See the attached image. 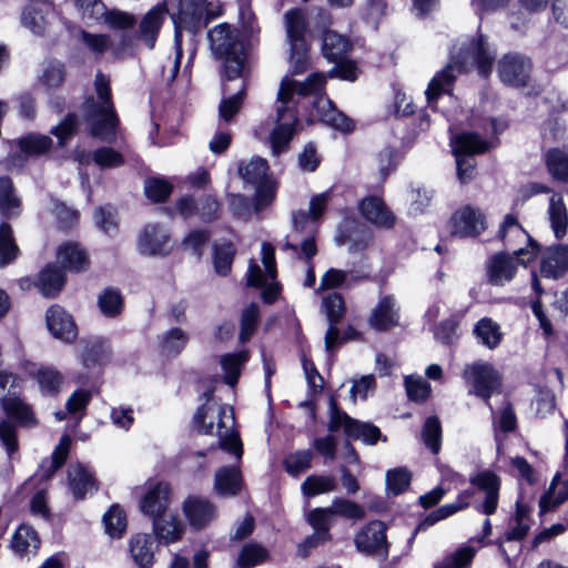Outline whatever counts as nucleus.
I'll return each instance as SVG.
<instances>
[{
	"instance_id": "nucleus-14",
	"label": "nucleus",
	"mask_w": 568,
	"mask_h": 568,
	"mask_svg": "<svg viewBox=\"0 0 568 568\" xmlns=\"http://www.w3.org/2000/svg\"><path fill=\"white\" fill-rule=\"evenodd\" d=\"M469 483L485 495L484 501L476 509L487 516L495 514L499 500V476L490 469H484L471 475Z\"/></svg>"
},
{
	"instance_id": "nucleus-43",
	"label": "nucleus",
	"mask_w": 568,
	"mask_h": 568,
	"mask_svg": "<svg viewBox=\"0 0 568 568\" xmlns=\"http://www.w3.org/2000/svg\"><path fill=\"white\" fill-rule=\"evenodd\" d=\"M478 547L462 545L453 554L446 556L434 568H464L474 559L476 552L481 548V539L477 540Z\"/></svg>"
},
{
	"instance_id": "nucleus-18",
	"label": "nucleus",
	"mask_w": 568,
	"mask_h": 568,
	"mask_svg": "<svg viewBox=\"0 0 568 568\" xmlns=\"http://www.w3.org/2000/svg\"><path fill=\"white\" fill-rule=\"evenodd\" d=\"M47 326L50 333L63 342L71 343L78 336L73 317L61 306L53 305L47 311Z\"/></svg>"
},
{
	"instance_id": "nucleus-10",
	"label": "nucleus",
	"mask_w": 568,
	"mask_h": 568,
	"mask_svg": "<svg viewBox=\"0 0 568 568\" xmlns=\"http://www.w3.org/2000/svg\"><path fill=\"white\" fill-rule=\"evenodd\" d=\"M452 146L456 156L458 179L466 183L475 175V161L471 156L484 153L488 149V143L477 133L465 132L452 139Z\"/></svg>"
},
{
	"instance_id": "nucleus-15",
	"label": "nucleus",
	"mask_w": 568,
	"mask_h": 568,
	"mask_svg": "<svg viewBox=\"0 0 568 568\" xmlns=\"http://www.w3.org/2000/svg\"><path fill=\"white\" fill-rule=\"evenodd\" d=\"M452 234L459 237L477 236L486 230L484 214L473 206H465L452 216Z\"/></svg>"
},
{
	"instance_id": "nucleus-30",
	"label": "nucleus",
	"mask_w": 568,
	"mask_h": 568,
	"mask_svg": "<svg viewBox=\"0 0 568 568\" xmlns=\"http://www.w3.org/2000/svg\"><path fill=\"white\" fill-rule=\"evenodd\" d=\"M473 334L477 342L488 349L497 348L504 336L500 325L490 317L480 318L475 324Z\"/></svg>"
},
{
	"instance_id": "nucleus-25",
	"label": "nucleus",
	"mask_w": 568,
	"mask_h": 568,
	"mask_svg": "<svg viewBox=\"0 0 568 568\" xmlns=\"http://www.w3.org/2000/svg\"><path fill=\"white\" fill-rule=\"evenodd\" d=\"M152 521L154 536L160 542L174 544L181 539L184 532L183 523L170 510L154 517Z\"/></svg>"
},
{
	"instance_id": "nucleus-42",
	"label": "nucleus",
	"mask_w": 568,
	"mask_h": 568,
	"mask_svg": "<svg viewBox=\"0 0 568 568\" xmlns=\"http://www.w3.org/2000/svg\"><path fill=\"white\" fill-rule=\"evenodd\" d=\"M98 307L103 316L108 318L118 317L124 307L120 291L113 287L103 290L98 296Z\"/></svg>"
},
{
	"instance_id": "nucleus-55",
	"label": "nucleus",
	"mask_w": 568,
	"mask_h": 568,
	"mask_svg": "<svg viewBox=\"0 0 568 568\" xmlns=\"http://www.w3.org/2000/svg\"><path fill=\"white\" fill-rule=\"evenodd\" d=\"M422 437L424 444L433 454L439 453L442 442V426L437 417H428L425 420Z\"/></svg>"
},
{
	"instance_id": "nucleus-36",
	"label": "nucleus",
	"mask_w": 568,
	"mask_h": 568,
	"mask_svg": "<svg viewBox=\"0 0 568 568\" xmlns=\"http://www.w3.org/2000/svg\"><path fill=\"white\" fill-rule=\"evenodd\" d=\"M473 497V491L464 490L457 497L454 503L446 504L438 509L432 511L418 526V529L423 527H430L436 523L454 515L455 513L463 510L468 507L469 500Z\"/></svg>"
},
{
	"instance_id": "nucleus-6",
	"label": "nucleus",
	"mask_w": 568,
	"mask_h": 568,
	"mask_svg": "<svg viewBox=\"0 0 568 568\" xmlns=\"http://www.w3.org/2000/svg\"><path fill=\"white\" fill-rule=\"evenodd\" d=\"M1 407L9 419L0 420V442L9 457L18 449L16 426L31 428L38 424L32 407L17 392H7L1 399Z\"/></svg>"
},
{
	"instance_id": "nucleus-58",
	"label": "nucleus",
	"mask_w": 568,
	"mask_h": 568,
	"mask_svg": "<svg viewBox=\"0 0 568 568\" xmlns=\"http://www.w3.org/2000/svg\"><path fill=\"white\" fill-rule=\"evenodd\" d=\"M410 483V473L403 467L390 469L386 473V488L390 495H399L405 491Z\"/></svg>"
},
{
	"instance_id": "nucleus-50",
	"label": "nucleus",
	"mask_w": 568,
	"mask_h": 568,
	"mask_svg": "<svg viewBox=\"0 0 568 568\" xmlns=\"http://www.w3.org/2000/svg\"><path fill=\"white\" fill-rule=\"evenodd\" d=\"M235 253V247L231 242L214 245L213 263L219 275L225 276L230 273Z\"/></svg>"
},
{
	"instance_id": "nucleus-59",
	"label": "nucleus",
	"mask_w": 568,
	"mask_h": 568,
	"mask_svg": "<svg viewBox=\"0 0 568 568\" xmlns=\"http://www.w3.org/2000/svg\"><path fill=\"white\" fill-rule=\"evenodd\" d=\"M172 185L161 178H146L144 181V193L153 202H162L169 197Z\"/></svg>"
},
{
	"instance_id": "nucleus-48",
	"label": "nucleus",
	"mask_w": 568,
	"mask_h": 568,
	"mask_svg": "<svg viewBox=\"0 0 568 568\" xmlns=\"http://www.w3.org/2000/svg\"><path fill=\"white\" fill-rule=\"evenodd\" d=\"M105 532L112 538L122 537L126 529V516L119 505H112L103 515Z\"/></svg>"
},
{
	"instance_id": "nucleus-57",
	"label": "nucleus",
	"mask_w": 568,
	"mask_h": 568,
	"mask_svg": "<svg viewBox=\"0 0 568 568\" xmlns=\"http://www.w3.org/2000/svg\"><path fill=\"white\" fill-rule=\"evenodd\" d=\"M322 307L327 316L328 323H338L345 314V302L339 293H331L323 297Z\"/></svg>"
},
{
	"instance_id": "nucleus-53",
	"label": "nucleus",
	"mask_w": 568,
	"mask_h": 568,
	"mask_svg": "<svg viewBox=\"0 0 568 568\" xmlns=\"http://www.w3.org/2000/svg\"><path fill=\"white\" fill-rule=\"evenodd\" d=\"M64 79V65L59 61L52 60L45 64L39 81L47 90H54L62 85Z\"/></svg>"
},
{
	"instance_id": "nucleus-60",
	"label": "nucleus",
	"mask_w": 568,
	"mask_h": 568,
	"mask_svg": "<svg viewBox=\"0 0 568 568\" xmlns=\"http://www.w3.org/2000/svg\"><path fill=\"white\" fill-rule=\"evenodd\" d=\"M187 335L181 328L170 329L162 338L161 349L166 355H178L186 345Z\"/></svg>"
},
{
	"instance_id": "nucleus-63",
	"label": "nucleus",
	"mask_w": 568,
	"mask_h": 568,
	"mask_svg": "<svg viewBox=\"0 0 568 568\" xmlns=\"http://www.w3.org/2000/svg\"><path fill=\"white\" fill-rule=\"evenodd\" d=\"M267 557V551L260 545H246L237 559V568H251Z\"/></svg>"
},
{
	"instance_id": "nucleus-8",
	"label": "nucleus",
	"mask_w": 568,
	"mask_h": 568,
	"mask_svg": "<svg viewBox=\"0 0 568 568\" xmlns=\"http://www.w3.org/2000/svg\"><path fill=\"white\" fill-rule=\"evenodd\" d=\"M463 378L470 386L469 394L483 399L493 410L490 398L503 389L501 375L494 365L485 361L467 364L463 371Z\"/></svg>"
},
{
	"instance_id": "nucleus-11",
	"label": "nucleus",
	"mask_w": 568,
	"mask_h": 568,
	"mask_svg": "<svg viewBox=\"0 0 568 568\" xmlns=\"http://www.w3.org/2000/svg\"><path fill=\"white\" fill-rule=\"evenodd\" d=\"M339 428H343L348 437L361 439L368 445H374L381 437L378 427L352 418L346 413L339 410L336 400L331 398L328 430L336 432Z\"/></svg>"
},
{
	"instance_id": "nucleus-61",
	"label": "nucleus",
	"mask_w": 568,
	"mask_h": 568,
	"mask_svg": "<svg viewBox=\"0 0 568 568\" xmlns=\"http://www.w3.org/2000/svg\"><path fill=\"white\" fill-rule=\"evenodd\" d=\"M329 507L333 516H341L347 519H362L365 516L364 508L348 499L335 498Z\"/></svg>"
},
{
	"instance_id": "nucleus-38",
	"label": "nucleus",
	"mask_w": 568,
	"mask_h": 568,
	"mask_svg": "<svg viewBox=\"0 0 568 568\" xmlns=\"http://www.w3.org/2000/svg\"><path fill=\"white\" fill-rule=\"evenodd\" d=\"M351 48L347 38L334 31H325L323 34L322 51L323 55L332 62L343 60Z\"/></svg>"
},
{
	"instance_id": "nucleus-49",
	"label": "nucleus",
	"mask_w": 568,
	"mask_h": 568,
	"mask_svg": "<svg viewBox=\"0 0 568 568\" xmlns=\"http://www.w3.org/2000/svg\"><path fill=\"white\" fill-rule=\"evenodd\" d=\"M247 361L244 352L226 354L221 357V366L224 371V382L233 387L241 374V366Z\"/></svg>"
},
{
	"instance_id": "nucleus-5",
	"label": "nucleus",
	"mask_w": 568,
	"mask_h": 568,
	"mask_svg": "<svg viewBox=\"0 0 568 568\" xmlns=\"http://www.w3.org/2000/svg\"><path fill=\"white\" fill-rule=\"evenodd\" d=\"M97 99L90 97L83 103V113L92 136L103 142L116 140L119 118L112 101L110 80L103 73L95 75Z\"/></svg>"
},
{
	"instance_id": "nucleus-40",
	"label": "nucleus",
	"mask_w": 568,
	"mask_h": 568,
	"mask_svg": "<svg viewBox=\"0 0 568 568\" xmlns=\"http://www.w3.org/2000/svg\"><path fill=\"white\" fill-rule=\"evenodd\" d=\"M171 251L168 232L161 226H151L144 232V253L165 255Z\"/></svg>"
},
{
	"instance_id": "nucleus-4",
	"label": "nucleus",
	"mask_w": 568,
	"mask_h": 568,
	"mask_svg": "<svg viewBox=\"0 0 568 568\" xmlns=\"http://www.w3.org/2000/svg\"><path fill=\"white\" fill-rule=\"evenodd\" d=\"M204 0H184L181 2L180 11L173 16L175 28L174 47L175 55L162 53L155 61L156 72L161 75L162 81L170 85L176 78L180 70L182 51V31L186 30L195 36L205 27L203 20Z\"/></svg>"
},
{
	"instance_id": "nucleus-44",
	"label": "nucleus",
	"mask_w": 568,
	"mask_h": 568,
	"mask_svg": "<svg viewBox=\"0 0 568 568\" xmlns=\"http://www.w3.org/2000/svg\"><path fill=\"white\" fill-rule=\"evenodd\" d=\"M337 481L331 475H311L307 476L301 485V490L306 497H314L322 494L334 491Z\"/></svg>"
},
{
	"instance_id": "nucleus-12",
	"label": "nucleus",
	"mask_w": 568,
	"mask_h": 568,
	"mask_svg": "<svg viewBox=\"0 0 568 568\" xmlns=\"http://www.w3.org/2000/svg\"><path fill=\"white\" fill-rule=\"evenodd\" d=\"M354 544L356 549L366 556L386 559L389 550L386 525L381 520L368 523L355 535Z\"/></svg>"
},
{
	"instance_id": "nucleus-23",
	"label": "nucleus",
	"mask_w": 568,
	"mask_h": 568,
	"mask_svg": "<svg viewBox=\"0 0 568 568\" xmlns=\"http://www.w3.org/2000/svg\"><path fill=\"white\" fill-rule=\"evenodd\" d=\"M568 271V245L557 244L545 250L540 272L545 277L559 278Z\"/></svg>"
},
{
	"instance_id": "nucleus-62",
	"label": "nucleus",
	"mask_w": 568,
	"mask_h": 568,
	"mask_svg": "<svg viewBox=\"0 0 568 568\" xmlns=\"http://www.w3.org/2000/svg\"><path fill=\"white\" fill-rule=\"evenodd\" d=\"M245 92V84L242 81L240 89L236 93L230 98L223 99L219 106L220 118L227 122L230 121L240 110Z\"/></svg>"
},
{
	"instance_id": "nucleus-45",
	"label": "nucleus",
	"mask_w": 568,
	"mask_h": 568,
	"mask_svg": "<svg viewBox=\"0 0 568 568\" xmlns=\"http://www.w3.org/2000/svg\"><path fill=\"white\" fill-rule=\"evenodd\" d=\"M19 247L14 242L13 231L9 223H0V267L16 260Z\"/></svg>"
},
{
	"instance_id": "nucleus-52",
	"label": "nucleus",
	"mask_w": 568,
	"mask_h": 568,
	"mask_svg": "<svg viewBox=\"0 0 568 568\" xmlns=\"http://www.w3.org/2000/svg\"><path fill=\"white\" fill-rule=\"evenodd\" d=\"M101 20L111 29L129 30L136 26L138 19L135 16L121 11L118 9L108 10L101 16Z\"/></svg>"
},
{
	"instance_id": "nucleus-37",
	"label": "nucleus",
	"mask_w": 568,
	"mask_h": 568,
	"mask_svg": "<svg viewBox=\"0 0 568 568\" xmlns=\"http://www.w3.org/2000/svg\"><path fill=\"white\" fill-rule=\"evenodd\" d=\"M58 261L63 268L81 272L88 266L85 252L74 243H64L58 250Z\"/></svg>"
},
{
	"instance_id": "nucleus-51",
	"label": "nucleus",
	"mask_w": 568,
	"mask_h": 568,
	"mask_svg": "<svg viewBox=\"0 0 568 568\" xmlns=\"http://www.w3.org/2000/svg\"><path fill=\"white\" fill-rule=\"evenodd\" d=\"M313 453L310 449L296 450L284 458V468L291 476H298L311 468Z\"/></svg>"
},
{
	"instance_id": "nucleus-19",
	"label": "nucleus",
	"mask_w": 568,
	"mask_h": 568,
	"mask_svg": "<svg viewBox=\"0 0 568 568\" xmlns=\"http://www.w3.org/2000/svg\"><path fill=\"white\" fill-rule=\"evenodd\" d=\"M83 348L80 354L84 368L92 373H100L111 357V349L108 342L101 337H93L82 341Z\"/></svg>"
},
{
	"instance_id": "nucleus-35",
	"label": "nucleus",
	"mask_w": 568,
	"mask_h": 568,
	"mask_svg": "<svg viewBox=\"0 0 568 568\" xmlns=\"http://www.w3.org/2000/svg\"><path fill=\"white\" fill-rule=\"evenodd\" d=\"M239 175L248 184L257 185L263 181L270 179L268 176V163L261 156H253L250 161H241L239 163Z\"/></svg>"
},
{
	"instance_id": "nucleus-27",
	"label": "nucleus",
	"mask_w": 568,
	"mask_h": 568,
	"mask_svg": "<svg viewBox=\"0 0 568 568\" xmlns=\"http://www.w3.org/2000/svg\"><path fill=\"white\" fill-rule=\"evenodd\" d=\"M207 39L211 51L216 58L233 53L237 42L236 34L229 23L215 26L207 32Z\"/></svg>"
},
{
	"instance_id": "nucleus-56",
	"label": "nucleus",
	"mask_w": 568,
	"mask_h": 568,
	"mask_svg": "<svg viewBox=\"0 0 568 568\" xmlns=\"http://www.w3.org/2000/svg\"><path fill=\"white\" fill-rule=\"evenodd\" d=\"M547 166L551 175L564 182H568V155L558 149L548 151Z\"/></svg>"
},
{
	"instance_id": "nucleus-2",
	"label": "nucleus",
	"mask_w": 568,
	"mask_h": 568,
	"mask_svg": "<svg viewBox=\"0 0 568 568\" xmlns=\"http://www.w3.org/2000/svg\"><path fill=\"white\" fill-rule=\"evenodd\" d=\"M206 402L194 414V427L200 434L214 435L217 446L223 452L233 454L236 460L243 455V446L235 432V417L231 406L212 396V390L203 393Z\"/></svg>"
},
{
	"instance_id": "nucleus-31",
	"label": "nucleus",
	"mask_w": 568,
	"mask_h": 568,
	"mask_svg": "<svg viewBox=\"0 0 568 568\" xmlns=\"http://www.w3.org/2000/svg\"><path fill=\"white\" fill-rule=\"evenodd\" d=\"M65 282L64 272L54 264H48L38 276L37 287L47 297H54Z\"/></svg>"
},
{
	"instance_id": "nucleus-33",
	"label": "nucleus",
	"mask_w": 568,
	"mask_h": 568,
	"mask_svg": "<svg viewBox=\"0 0 568 568\" xmlns=\"http://www.w3.org/2000/svg\"><path fill=\"white\" fill-rule=\"evenodd\" d=\"M285 41L287 44L306 42V18L301 9H292L284 14Z\"/></svg>"
},
{
	"instance_id": "nucleus-3",
	"label": "nucleus",
	"mask_w": 568,
	"mask_h": 568,
	"mask_svg": "<svg viewBox=\"0 0 568 568\" xmlns=\"http://www.w3.org/2000/svg\"><path fill=\"white\" fill-rule=\"evenodd\" d=\"M495 52L480 36L476 41H471L466 48L453 53L452 62L438 72L429 82L425 92L429 105L442 95L449 94L455 81V70L466 72L470 67L476 65L483 77L491 72V65Z\"/></svg>"
},
{
	"instance_id": "nucleus-29",
	"label": "nucleus",
	"mask_w": 568,
	"mask_h": 568,
	"mask_svg": "<svg viewBox=\"0 0 568 568\" xmlns=\"http://www.w3.org/2000/svg\"><path fill=\"white\" fill-rule=\"evenodd\" d=\"M547 214L555 237L564 239L568 231V212L561 195L554 193L550 196Z\"/></svg>"
},
{
	"instance_id": "nucleus-17",
	"label": "nucleus",
	"mask_w": 568,
	"mask_h": 568,
	"mask_svg": "<svg viewBox=\"0 0 568 568\" xmlns=\"http://www.w3.org/2000/svg\"><path fill=\"white\" fill-rule=\"evenodd\" d=\"M53 17V6L49 0H31L21 14L23 27L37 36L44 34L50 18Z\"/></svg>"
},
{
	"instance_id": "nucleus-1",
	"label": "nucleus",
	"mask_w": 568,
	"mask_h": 568,
	"mask_svg": "<svg viewBox=\"0 0 568 568\" xmlns=\"http://www.w3.org/2000/svg\"><path fill=\"white\" fill-rule=\"evenodd\" d=\"M287 45L290 67L278 88L276 125L270 135L272 154L274 156H280L288 150L290 142L296 132L297 111L295 95H314L313 106L320 121L344 133L353 130V121L336 110L331 100L323 94L326 83L324 73H311L303 82L293 79L294 75L306 72L311 67L307 42Z\"/></svg>"
},
{
	"instance_id": "nucleus-54",
	"label": "nucleus",
	"mask_w": 568,
	"mask_h": 568,
	"mask_svg": "<svg viewBox=\"0 0 568 568\" xmlns=\"http://www.w3.org/2000/svg\"><path fill=\"white\" fill-rule=\"evenodd\" d=\"M490 412L495 430L511 433L516 429L517 416L509 402H505L498 413H496L494 408Z\"/></svg>"
},
{
	"instance_id": "nucleus-7",
	"label": "nucleus",
	"mask_w": 568,
	"mask_h": 568,
	"mask_svg": "<svg viewBox=\"0 0 568 568\" xmlns=\"http://www.w3.org/2000/svg\"><path fill=\"white\" fill-rule=\"evenodd\" d=\"M497 237L508 248H514L520 265L527 266L538 256L540 248L538 243L526 232L518 219L513 214H507L497 233Z\"/></svg>"
},
{
	"instance_id": "nucleus-9",
	"label": "nucleus",
	"mask_w": 568,
	"mask_h": 568,
	"mask_svg": "<svg viewBox=\"0 0 568 568\" xmlns=\"http://www.w3.org/2000/svg\"><path fill=\"white\" fill-rule=\"evenodd\" d=\"M262 263L265 273L262 272L258 264L251 260L247 271V285L262 287V298L265 303H273L280 294V285L275 282L276 266L274 247L268 243L262 244Z\"/></svg>"
},
{
	"instance_id": "nucleus-64",
	"label": "nucleus",
	"mask_w": 568,
	"mask_h": 568,
	"mask_svg": "<svg viewBox=\"0 0 568 568\" xmlns=\"http://www.w3.org/2000/svg\"><path fill=\"white\" fill-rule=\"evenodd\" d=\"M93 162L101 169L118 168L123 164V156L112 148H100L92 153Z\"/></svg>"
},
{
	"instance_id": "nucleus-46",
	"label": "nucleus",
	"mask_w": 568,
	"mask_h": 568,
	"mask_svg": "<svg viewBox=\"0 0 568 568\" xmlns=\"http://www.w3.org/2000/svg\"><path fill=\"white\" fill-rule=\"evenodd\" d=\"M40 546V539L33 528L21 525L13 535L11 547L14 552L23 555L32 548L34 551Z\"/></svg>"
},
{
	"instance_id": "nucleus-20",
	"label": "nucleus",
	"mask_w": 568,
	"mask_h": 568,
	"mask_svg": "<svg viewBox=\"0 0 568 568\" xmlns=\"http://www.w3.org/2000/svg\"><path fill=\"white\" fill-rule=\"evenodd\" d=\"M68 484L75 499H84L98 490L93 471L85 465L72 464L68 468Z\"/></svg>"
},
{
	"instance_id": "nucleus-34",
	"label": "nucleus",
	"mask_w": 568,
	"mask_h": 568,
	"mask_svg": "<svg viewBox=\"0 0 568 568\" xmlns=\"http://www.w3.org/2000/svg\"><path fill=\"white\" fill-rule=\"evenodd\" d=\"M21 201L16 193L12 180L9 176L0 178V215L6 219L19 216Z\"/></svg>"
},
{
	"instance_id": "nucleus-13",
	"label": "nucleus",
	"mask_w": 568,
	"mask_h": 568,
	"mask_svg": "<svg viewBox=\"0 0 568 568\" xmlns=\"http://www.w3.org/2000/svg\"><path fill=\"white\" fill-rule=\"evenodd\" d=\"M531 70L530 59L517 52L506 53L497 62V74L500 81L514 88L526 87Z\"/></svg>"
},
{
	"instance_id": "nucleus-22",
	"label": "nucleus",
	"mask_w": 568,
	"mask_h": 568,
	"mask_svg": "<svg viewBox=\"0 0 568 568\" xmlns=\"http://www.w3.org/2000/svg\"><path fill=\"white\" fill-rule=\"evenodd\" d=\"M183 513L190 525L195 529L205 527L215 517L214 506L200 496L187 497L183 503Z\"/></svg>"
},
{
	"instance_id": "nucleus-28",
	"label": "nucleus",
	"mask_w": 568,
	"mask_h": 568,
	"mask_svg": "<svg viewBox=\"0 0 568 568\" xmlns=\"http://www.w3.org/2000/svg\"><path fill=\"white\" fill-rule=\"evenodd\" d=\"M328 201V192L314 195L311 199L308 211H298L293 214L294 230L296 232L308 229L310 231H313L314 222H316L322 216V214L326 210Z\"/></svg>"
},
{
	"instance_id": "nucleus-21",
	"label": "nucleus",
	"mask_w": 568,
	"mask_h": 568,
	"mask_svg": "<svg viewBox=\"0 0 568 568\" xmlns=\"http://www.w3.org/2000/svg\"><path fill=\"white\" fill-rule=\"evenodd\" d=\"M358 209L362 216L377 227L389 229L395 225V215L379 196H366Z\"/></svg>"
},
{
	"instance_id": "nucleus-41",
	"label": "nucleus",
	"mask_w": 568,
	"mask_h": 568,
	"mask_svg": "<svg viewBox=\"0 0 568 568\" xmlns=\"http://www.w3.org/2000/svg\"><path fill=\"white\" fill-rule=\"evenodd\" d=\"M568 499V481L556 475L546 494L540 498L539 505L542 513L562 504Z\"/></svg>"
},
{
	"instance_id": "nucleus-32",
	"label": "nucleus",
	"mask_w": 568,
	"mask_h": 568,
	"mask_svg": "<svg viewBox=\"0 0 568 568\" xmlns=\"http://www.w3.org/2000/svg\"><path fill=\"white\" fill-rule=\"evenodd\" d=\"M242 485L241 471L237 466H224L215 473L214 488L221 496H234Z\"/></svg>"
},
{
	"instance_id": "nucleus-26",
	"label": "nucleus",
	"mask_w": 568,
	"mask_h": 568,
	"mask_svg": "<svg viewBox=\"0 0 568 568\" xmlns=\"http://www.w3.org/2000/svg\"><path fill=\"white\" fill-rule=\"evenodd\" d=\"M517 264H520L516 255H509L500 252L491 256L488 265L489 281L494 285H504L511 281L517 271Z\"/></svg>"
},
{
	"instance_id": "nucleus-47",
	"label": "nucleus",
	"mask_w": 568,
	"mask_h": 568,
	"mask_svg": "<svg viewBox=\"0 0 568 568\" xmlns=\"http://www.w3.org/2000/svg\"><path fill=\"white\" fill-rule=\"evenodd\" d=\"M49 135L30 133L18 141L20 150L30 156H38L49 152L52 146Z\"/></svg>"
},
{
	"instance_id": "nucleus-24",
	"label": "nucleus",
	"mask_w": 568,
	"mask_h": 568,
	"mask_svg": "<svg viewBox=\"0 0 568 568\" xmlns=\"http://www.w3.org/2000/svg\"><path fill=\"white\" fill-rule=\"evenodd\" d=\"M398 324V310L392 296H384L373 308L368 325L376 331H388Z\"/></svg>"
},
{
	"instance_id": "nucleus-39",
	"label": "nucleus",
	"mask_w": 568,
	"mask_h": 568,
	"mask_svg": "<svg viewBox=\"0 0 568 568\" xmlns=\"http://www.w3.org/2000/svg\"><path fill=\"white\" fill-rule=\"evenodd\" d=\"M168 9L164 3L154 6L144 14V45L153 48L156 36L166 18Z\"/></svg>"
},
{
	"instance_id": "nucleus-16",
	"label": "nucleus",
	"mask_w": 568,
	"mask_h": 568,
	"mask_svg": "<svg viewBox=\"0 0 568 568\" xmlns=\"http://www.w3.org/2000/svg\"><path fill=\"white\" fill-rule=\"evenodd\" d=\"M172 500L170 485L162 480H149L144 487V514L152 519L169 511Z\"/></svg>"
}]
</instances>
